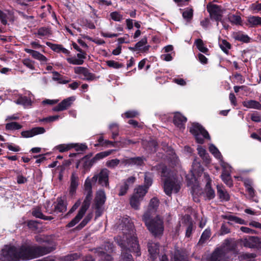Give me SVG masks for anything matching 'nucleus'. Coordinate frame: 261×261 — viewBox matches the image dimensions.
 Segmentation results:
<instances>
[{
	"label": "nucleus",
	"mask_w": 261,
	"mask_h": 261,
	"mask_svg": "<svg viewBox=\"0 0 261 261\" xmlns=\"http://www.w3.org/2000/svg\"><path fill=\"white\" fill-rule=\"evenodd\" d=\"M207 10L212 19L217 22L221 21L223 12L220 6L216 5H208L207 6Z\"/></svg>",
	"instance_id": "obj_10"
},
{
	"label": "nucleus",
	"mask_w": 261,
	"mask_h": 261,
	"mask_svg": "<svg viewBox=\"0 0 261 261\" xmlns=\"http://www.w3.org/2000/svg\"><path fill=\"white\" fill-rule=\"evenodd\" d=\"M97 253L101 257V261H113L112 256L105 252L101 250H98Z\"/></svg>",
	"instance_id": "obj_47"
},
{
	"label": "nucleus",
	"mask_w": 261,
	"mask_h": 261,
	"mask_svg": "<svg viewBox=\"0 0 261 261\" xmlns=\"http://www.w3.org/2000/svg\"><path fill=\"white\" fill-rule=\"evenodd\" d=\"M93 217L92 213H89L81 222V223L77 226L78 229H82L92 219Z\"/></svg>",
	"instance_id": "obj_48"
},
{
	"label": "nucleus",
	"mask_w": 261,
	"mask_h": 261,
	"mask_svg": "<svg viewBox=\"0 0 261 261\" xmlns=\"http://www.w3.org/2000/svg\"><path fill=\"white\" fill-rule=\"evenodd\" d=\"M162 176L164 180V192L167 195L170 196L172 193L179 192L181 188L180 181L165 166L162 168Z\"/></svg>",
	"instance_id": "obj_3"
},
{
	"label": "nucleus",
	"mask_w": 261,
	"mask_h": 261,
	"mask_svg": "<svg viewBox=\"0 0 261 261\" xmlns=\"http://www.w3.org/2000/svg\"><path fill=\"white\" fill-rule=\"evenodd\" d=\"M81 163L83 164V167L86 169H89L95 163L93 159L89 160L86 158L83 159Z\"/></svg>",
	"instance_id": "obj_46"
},
{
	"label": "nucleus",
	"mask_w": 261,
	"mask_h": 261,
	"mask_svg": "<svg viewBox=\"0 0 261 261\" xmlns=\"http://www.w3.org/2000/svg\"><path fill=\"white\" fill-rule=\"evenodd\" d=\"M84 215V214L82 213L81 212H78V214L75 216V217L67 225L68 227H72L74 226L75 224H76L82 218L83 216Z\"/></svg>",
	"instance_id": "obj_42"
},
{
	"label": "nucleus",
	"mask_w": 261,
	"mask_h": 261,
	"mask_svg": "<svg viewBox=\"0 0 261 261\" xmlns=\"http://www.w3.org/2000/svg\"><path fill=\"white\" fill-rule=\"evenodd\" d=\"M209 151L219 161L223 158L221 153L218 148L213 144H211L209 146Z\"/></svg>",
	"instance_id": "obj_35"
},
{
	"label": "nucleus",
	"mask_w": 261,
	"mask_h": 261,
	"mask_svg": "<svg viewBox=\"0 0 261 261\" xmlns=\"http://www.w3.org/2000/svg\"><path fill=\"white\" fill-rule=\"evenodd\" d=\"M233 240L227 239L224 241L222 247L216 249L212 254L210 261H224L226 258V253L233 249Z\"/></svg>",
	"instance_id": "obj_5"
},
{
	"label": "nucleus",
	"mask_w": 261,
	"mask_h": 261,
	"mask_svg": "<svg viewBox=\"0 0 261 261\" xmlns=\"http://www.w3.org/2000/svg\"><path fill=\"white\" fill-rule=\"evenodd\" d=\"M67 61L69 63L73 65H82L84 63V61H82V60H79L76 57L67 58Z\"/></svg>",
	"instance_id": "obj_58"
},
{
	"label": "nucleus",
	"mask_w": 261,
	"mask_h": 261,
	"mask_svg": "<svg viewBox=\"0 0 261 261\" xmlns=\"http://www.w3.org/2000/svg\"><path fill=\"white\" fill-rule=\"evenodd\" d=\"M220 164L223 168L222 172H231V166L225 163L223 160V158L219 160Z\"/></svg>",
	"instance_id": "obj_57"
},
{
	"label": "nucleus",
	"mask_w": 261,
	"mask_h": 261,
	"mask_svg": "<svg viewBox=\"0 0 261 261\" xmlns=\"http://www.w3.org/2000/svg\"><path fill=\"white\" fill-rule=\"evenodd\" d=\"M159 244L156 243L149 242L148 244V252L150 257L154 260L157 257L159 253Z\"/></svg>",
	"instance_id": "obj_20"
},
{
	"label": "nucleus",
	"mask_w": 261,
	"mask_h": 261,
	"mask_svg": "<svg viewBox=\"0 0 261 261\" xmlns=\"http://www.w3.org/2000/svg\"><path fill=\"white\" fill-rule=\"evenodd\" d=\"M92 199V195L91 193H88L86 197H85L84 202L82 204V207H81L79 212L85 214L87 209L89 208L91 200Z\"/></svg>",
	"instance_id": "obj_26"
},
{
	"label": "nucleus",
	"mask_w": 261,
	"mask_h": 261,
	"mask_svg": "<svg viewBox=\"0 0 261 261\" xmlns=\"http://www.w3.org/2000/svg\"><path fill=\"white\" fill-rule=\"evenodd\" d=\"M46 44L49 46L54 51L60 53L61 52V48L62 45L53 44L51 42H47Z\"/></svg>",
	"instance_id": "obj_56"
},
{
	"label": "nucleus",
	"mask_w": 261,
	"mask_h": 261,
	"mask_svg": "<svg viewBox=\"0 0 261 261\" xmlns=\"http://www.w3.org/2000/svg\"><path fill=\"white\" fill-rule=\"evenodd\" d=\"M219 46L221 49L226 54H228L230 49L231 45L225 40H222L219 41Z\"/></svg>",
	"instance_id": "obj_38"
},
{
	"label": "nucleus",
	"mask_w": 261,
	"mask_h": 261,
	"mask_svg": "<svg viewBox=\"0 0 261 261\" xmlns=\"http://www.w3.org/2000/svg\"><path fill=\"white\" fill-rule=\"evenodd\" d=\"M197 149L198 154L205 161V162L208 163L210 162L209 155L208 153L206 152L205 149L201 146H198Z\"/></svg>",
	"instance_id": "obj_36"
},
{
	"label": "nucleus",
	"mask_w": 261,
	"mask_h": 261,
	"mask_svg": "<svg viewBox=\"0 0 261 261\" xmlns=\"http://www.w3.org/2000/svg\"><path fill=\"white\" fill-rule=\"evenodd\" d=\"M234 38L238 41L245 43H248L250 41V38L247 35L241 33H237L234 36Z\"/></svg>",
	"instance_id": "obj_40"
},
{
	"label": "nucleus",
	"mask_w": 261,
	"mask_h": 261,
	"mask_svg": "<svg viewBox=\"0 0 261 261\" xmlns=\"http://www.w3.org/2000/svg\"><path fill=\"white\" fill-rule=\"evenodd\" d=\"M22 63L24 65L31 70L35 69L34 62L29 59H25L23 60Z\"/></svg>",
	"instance_id": "obj_61"
},
{
	"label": "nucleus",
	"mask_w": 261,
	"mask_h": 261,
	"mask_svg": "<svg viewBox=\"0 0 261 261\" xmlns=\"http://www.w3.org/2000/svg\"><path fill=\"white\" fill-rule=\"evenodd\" d=\"M152 176L151 174L145 173L144 176V185L143 186L148 189L149 187L152 184Z\"/></svg>",
	"instance_id": "obj_50"
},
{
	"label": "nucleus",
	"mask_w": 261,
	"mask_h": 261,
	"mask_svg": "<svg viewBox=\"0 0 261 261\" xmlns=\"http://www.w3.org/2000/svg\"><path fill=\"white\" fill-rule=\"evenodd\" d=\"M25 94L26 96L19 95L15 102L17 105H22L24 108H28L32 105L33 95L30 91L26 92Z\"/></svg>",
	"instance_id": "obj_9"
},
{
	"label": "nucleus",
	"mask_w": 261,
	"mask_h": 261,
	"mask_svg": "<svg viewBox=\"0 0 261 261\" xmlns=\"http://www.w3.org/2000/svg\"><path fill=\"white\" fill-rule=\"evenodd\" d=\"M190 132L195 136L198 143H203L204 139H210L208 132L199 123H192Z\"/></svg>",
	"instance_id": "obj_6"
},
{
	"label": "nucleus",
	"mask_w": 261,
	"mask_h": 261,
	"mask_svg": "<svg viewBox=\"0 0 261 261\" xmlns=\"http://www.w3.org/2000/svg\"><path fill=\"white\" fill-rule=\"evenodd\" d=\"M75 100L74 96L69 97L63 100L57 106L55 107L53 110L55 112L63 111L67 109L72 104L73 102Z\"/></svg>",
	"instance_id": "obj_11"
},
{
	"label": "nucleus",
	"mask_w": 261,
	"mask_h": 261,
	"mask_svg": "<svg viewBox=\"0 0 261 261\" xmlns=\"http://www.w3.org/2000/svg\"><path fill=\"white\" fill-rule=\"evenodd\" d=\"M6 129L8 130H18L22 128V126L16 122H12L6 124Z\"/></svg>",
	"instance_id": "obj_37"
},
{
	"label": "nucleus",
	"mask_w": 261,
	"mask_h": 261,
	"mask_svg": "<svg viewBox=\"0 0 261 261\" xmlns=\"http://www.w3.org/2000/svg\"><path fill=\"white\" fill-rule=\"evenodd\" d=\"M149 212H146L142 217L148 230L155 237L160 236L163 233L164 230V222L162 219L157 216L151 218Z\"/></svg>",
	"instance_id": "obj_4"
},
{
	"label": "nucleus",
	"mask_w": 261,
	"mask_h": 261,
	"mask_svg": "<svg viewBox=\"0 0 261 261\" xmlns=\"http://www.w3.org/2000/svg\"><path fill=\"white\" fill-rule=\"evenodd\" d=\"M196 45L199 51L201 52L206 54L208 51L207 48H206L203 44L202 40L199 39L195 41Z\"/></svg>",
	"instance_id": "obj_44"
},
{
	"label": "nucleus",
	"mask_w": 261,
	"mask_h": 261,
	"mask_svg": "<svg viewBox=\"0 0 261 261\" xmlns=\"http://www.w3.org/2000/svg\"><path fill=\"white\" fill-rule=\"evenodd\" d=\"M24 50L26 53L30 54L34 59L38 60L41 64H47L48 59L45 56L39 52L27 48H24Z\"/></svg>",
	"instance_id": "obj_14"
},
{
	"label": "nucleus",
	"mask_w": 261,
	"mask_h": 261,
	"mask_svg": "<svg viewBox=\"0 0 261 261\" xmlns=\"http://www.w3.org/2000/svg\"><path fill=\"white\" fill-rule=\"evenodd\" d=\"M147 40L146 37L143 38L140 41L136 44V47L137 48V51L140 53H146L148 51L150 46L146 45Z\"/></svg>",
	"instance_id": "obj_21"
},
{
	"label": "nucleus",
	"mask_w": 261,
	"mask_h": 261,
	"mask_svg": "<svg viewBox=\"0 0 261 261\" xmlns=\"http://www.w3.org/2000/svg\"><path fill=\"white\" fill-rule=\"evenodd\" d=\"M110 16L111 19L115 21H120L123 19V15L118 11L111 13Z\"/></svg>",
	"instance_id": "obj_52"
},
{
	"label": "nucleus",
	"mask_w": 261,
	"mask_h": 261,
	"mask_svg": "<svg viewBox=\"0 0 261 261\" xmlns=\"http://www.w3.org/2000/svg\"><path fill=\"white\" fill-rule=\"evenodd\" d=\"M187 118L180 113H176L174 116L173 122L174 124L180 129L185 128V124L187 122Z\"/></svg>",
	"instance_id": "obj_16"
},
{
	"label": "nucleus",
	"mask_w": 261,
	"mask_h": 261,
	"mask_svg": "<svg viewBox=\"0 0 261 261\" xmlns=\"http://www.w3.org/2000/svg\"><path fill=\"white\" fill-rule=\"evenodd\" d=\"M204 176L206 178L207 183L205 186V194L206 198L210 200L213 199L215 196V191L211 187V180L207 174L204 173Z\"/></svg>",
	"instance_id": "obj_18"
},
{
	"label": "nucleus",
	"mask_w": 261,
	"mask_h": 261,
	"mask_svg": "<svg viewBox=\"0 0 261 261\" xmlns=\"http://www.w3.org/2000/svg\"><path fill=\"white\" fill-rule=\"evenodd\" d=\"M247 25L250 28H255L261 25V17L250 15L247 17Z\"/></svg>",
	"instance_id": "obj_17"
},
{
	"label": "nucleus",
	"mask_w": 261,
	"mask_h": 261,
	"mask_svg": "<svg viewBox=\"0 0 261 261\" xmlns=\"http://www.w3.org/2000/svg\"><path fill=\"white\" fill-rule=\"evenodd\" d=\"M51 251V249L44 247H37L27 244L17 247V261L27 260L43 255Z\"/></svg>",
	"instance_id": "obj_2"
},
{
	"label": "nucleus",
	"mask_w": 261,
	"mask_h": 261,
	"mask_svg": "<svg viewBox=\"0 0 261 261\" xmlns=\"http://www.w3.org/2000/svg\"><path fill=\"white\" fill-rule=\"evenodd\" d=\"M142 145L146 150H148L150 152L156 151V147L157 146V143L154 140H151L148 142L143 141Z\"/></svg>",
	"instance_id": "obj_27"
},
{
	"label": "nucleus",
	"mask_w": 261,
	"mask_h": 261,
	"mask_svg": "<svg viewBox=\"0 0 261 261\" xmlns=\"http://www.w3.org/2000/svg\"><path fill=\"white\" fill-rule=\"evenodd\" d=\"M148 189L143 186H139L138 188L135 189L134 195H136L141 199H143V197L147 192Z\"/></svg>",
	"instance_id": "obj_31"
},
{
	"label": "nucleus",
	"mask_w": 261,
	"mask_h": 261,
	"mask_svg": "<svg viewBox=\"0 0 261 261\" xmlns=\"http://www.w3.org/2000/svg\"><path fill=\"white\" fill-rule=\"evenodd\" d=\"M228 18L232 24L238 25L241 23L242 19L239 15H230L228 16Z\"/></svg>",
	"instance_id": "obj_45"
},
{
	"label": "nucleus",
	"mask_w": 261,
	"mask_h": 261,
	"mask_svg": "<svg viewBox=\"0 0 261 261\" xmlns=\"http://www.w3.org/2000/svg\"><path fill=\"white\" fill-rule=\"evenodd\" d=\"M56 148L61 152H63L72 148V144H63L56 146Z\"/></svg>",
	"instance_id": "obj_51"
},
{
	"label": "nucleus",
	"mask_w": 261,
	"mask_h": 261,
	"mask_svg": "<svg viewBox=\"0 0 261 261\" xmlns=\"http://www.w3.org/2000/svg\"><path fill=\"white\" fill-rule=\"evenodd\" d=\"M70 181L69 193L71 195H73L79 184V177L75 173H72Z\"/></svg>",
	"instance_id": "obj_19"
},
{
	"label": "nucleus",
	"mask_w": 261,
	"mask_h": 261,
	"mask_svg": "<svg viewBox=\"0 0 261 261\" xmlns=\"http://www.w3.org/2000/svg\"><path fill=\"white\" fill-rule=\"evenodd\" d=\"M217 193L219 198L221 201H228L230 199V196L226 190L220 185L217 186Z\"/></svg>",
	"instance_id": "obj_22"
},
{
	"label": "nucleus",
	"mask_w": 261,
	"mask_h": 261,
	"mask_svg": "<svg viewBox=\"0 0 261 261\" xmlns=\"http://www.w3.org/2000/svg\"><path fill=\"white\" fill-rule=\"evenodd\" d=\"M159 200L156 198H153L150 200L149 206V210L147 212H149L150 215H152V213L155 212L156 207L159 205Z\"/></svg>",
	"instance_id": "obj_34"
},
{
	"label": "nucleus",
	"mask_w": 261,
	"mask_h": 261,
	"mask_svg": "<svg viewBox=\"0 0 261 261\" xmlns=\"http://www.w3.org/2000/svg\"><path fill=\"white\" fill-rule=\"evenodd\" d=\"M79 257V255L76 253H72L69 254L68 255H66L64 257V261H73L75 259H76Z\"/></svg>",
	"instance_id": "obj_62"
},
{
	"label": "nucleus",
	"mask_w": 261,
	"mask_h": 261,
	"mask_svg": "<svg viewBox=\"0 0 261 261\" xmlns=\"http://www.w3.org/2000/svg\"><path fill=\"white\" fill-rule=\"evenodd\" d=\"M32 215L38 218H40L43 220H51L53 219V217L51 216H45L42 213L41 210L39 207H35L33 208L32 211Z\"/></svg>",
	"instance_id": "obj_29"
},
{
	"label": "nucleus",
	"mask_w": 261,
	"mask_h": 261,
	"mask_svg": "<svg viewBox=\"0 0 261 261\" xmlns=\"http://www.w3.org/2000/svg\"><path fill=\"white\" fill-rule=\"evenodd\" d=\"M230 232V229L226 224H222L220 230V234L222 236Z\"/></svg>",
	"instance_id": "obj_64"
},
{
	"label": "nucleus",
	"mask_w": 261,
	"mask_h": 261,
	"mask_svg": "<svg viewBox=\"0 0 261 261\" xmlns=\"http://www.w3.org/2000/svg\"><path fill=\"white\" fill-rule=\"evenodd\" d=\"M64 117L63 115H54L49 116L46 118H44L40 120V121L42 122H51L53 121H55L59 119V118H63Z\"/></svg>",
	"instance_id": "obj_54"
},
{
	"label": "nucleus",
	"mask_w": 261,
	"mask_h": 261,
	"mask_svg": "<svg viewBox=\"0 0 261 261\" xmlns=\"http://www.w3.org/2000/svg\"><path fill=\"white\" fill-rule=\"evenodd\" d=\"M109 172L108 169H102L99 173L95 174L92 178L93 182L95 183L98 181V183L102 186L109 187Z\"/></svg>",
	"instance_id": "obj_8"
},
{
	"label": "nucleus",
	"mask_w": 261,
	"mask_h": 261,
	"mask_svg": "<svg viewBox=\"0 0 261 261\" xmlns=\"http://www.w3.org/2000/svg\"><path fill=\"white\" fill-rule=\"evenodd\" d=\"M74 72L76 74H81L83 76H81V78L83 80H92L93 79V75L83 67H75Z\"/></svg>",
	"instance_id": "obj_15"
},
{
	"label": "nucleus",
	"mask_w": 261,
	"mask_h": 261,
	"mask_svg": "<svg viewBox=\"0 0 261 261\" xmlns=\"http://www.w3.org/2000/svg\"><path fill=\"white\" fill-rule=\"evenodd\" d=\"M160 261H168L167 256L163 255L160 258ZM172 261H187V260L185 256L181 254L179 251L176 250L174 252Z\"/></svg>",
	"instance_id": "obj_25"
},
{
	"label": "nucleus",
	"mask_w": 261,
	"mask_h": 261,
	"mask_svg": "<svg viewBox=\"0 0 261 261\" xmlns=\"http://www.w3.org/2000/svg\"><path fill=\"white\" fill-rule=\"evenodd\" d=\"M221 176L222 180L226 185L229 187L232 186L233 184L230 176V172H222Z\"/></svg>",
	"instance_id": "obj_32"
},
{
	"label": "nucleus",
	"mask_w": 261,
	"mask_h": 261,
	"mask_svg": "<svg viewBox=\"0 0 261 261\" xmlns=\"http://www.w3.org/2000/svg\"><path fill=\"white\" fill-rule=\"evenodd\" d=\"M72 148H75L77 151H83L87 148V146L85 144L71 143Z\"/></svg>",
	"instance_id": "obj_55"
},
{
	"label": "nucleus",
	"mask_w": 261,
	"mask_h": 261,
	"mask_svg": "<svg viewBox=\"0 0 261 261\" xmlns=\"http://www.w3.org/2000/svg\"><path fill=\"white\" fill-rule=\"evenodd\" d=\"M258 240V237H249L242 240L243 244L244 246L249 248H255Z\"/></svg>",
	"instance_id": "obj_23"
},
{
	"label": "nucleus",
	"mask_w": 261,
	"mask_h": 261,
	"mask_svg": "<svg viewBox=\"0 0 261 261\" xmlns=\"http://www.w3.org/2000/svg\"><path fill=\"white\" fill-rule=\"evenodd\" d=\"M37 34L41 36H45L50 34L49 30L45 27H42L38 30Z\"/></svg>",
	"instance_id": "obj_59"
},
{
	"label": "nucleus",
	"mask_w": 261,
	"mask_h": 261,
	"mask_svg": "<svg viewBox=\"0 0 261 261\" xmlns=\"http://www.w3.org/2000/svg\"><path fill=\"white\" fill-rule=\"evenodd\" d=\"M244 107L248 109H254L261 110V103L254 100H249L243 102Z\"/></svg>",
	"instance_id": "obj_24"
},
{
	"label": "nucleus",
	"mask_w": 261,
	"mask_h": 261,
	"mask_svg": "<svg viewBox=\"0 0 261 261\" xmlns=\"http://www.w3.org/2000/svg\"><path fill=\"white\" fill-rule=\"evenodd\" d=\"M120 163V160L115 159L107 161L106 165L109 168H114L117 167Z\"/></svg>",
	"instance_id": "obj_53"
},
{
	"label": "nucleus",
	"mask_w": 261,
	"mask_h": 261,
	"mask_svg": "<svg viewBox=\"0 0 261 261\" xmlns=\"http://www.w3.org/2000/svg\"><path fill=\"white\" fill-rule=\"evenodd\" d=\"M106 200L105 192L103 190H99L97 192L95 198V208L99 211L104 204Z\"/></svg>",
	"instance_id": "obj_13"
},
{
	"label": "nucleus",
	"mask_w": 261,
	"mask_h": 261,
	"mask_svg": "<svg viewBox=\"0 0 261 261\" xmlns=\"http://www.w3.org/2000/svg\"><path fill=\"white\" fill-rule=\"evenodd\" d=\"M109 128L111 129L112 136V138L113 139H115L118 136V126L116 123H113L110 125Z\"/></svg>",
	"instance_id": "obj_49"
},
{
	"label": "nucleus",
	"mask_w": 261,
	"mask_h": 261,
	"mask_svg": "<svg viewBox=\"0 0 261 261\" xmlns=\"http://www.w3.org/2000/svg\"><path fill=\"white\" fill-rule=\"evenodd\" d=\"M142 200V199H141V198L133 194L130 199V204L134 209L138 210L139 208L140 202Z\"/></svg>",
	"instance_id": "obj_30"
},
{
	"label": "nucleus",
	"mask_w": 261,
	"mask_h": 261,
	"mask_svg": "<svg viewBox=\"0 0 261 261\" xmlns=\"http://www.w3.org/2000/svg\"><path fill=\"white\" fill-rule=\"evenodd\" d=\"M45 129L43 127H36L31 129L22 131L21 135L23 138H31L36 135L44 134Z\"/></svg>",
	"instance_id": "obj_12"
},
{
	"label": "nucleus",
	"mask_w": 261,
	"mask_h": 261,
	"mask_svg": "<svg viewBox=\"0 0 261 261\" xmlns=\"http://www.w3.org/2000/svg\"><path fill=\"white\" fill-rule=\"evenodd\" d=\"M211 236L210 229H206L202 233L201 238L198 242V244L202 245Z\"/></svg>",
	"instance_id": "obj_39"
},
{
	"label": "nucleus",
	"mask_w": 261,
	"mask_h": 261,
	"mask_svg": "<svg viewBox=\"0 0 261 261\" xmlns=\"http://www.w3.org/2000/svg\"><path fill=\"white\" fill-rule=\"evenodd\" d=\"M185 220H187L188 224L186 228V236L190 237L193 230V223L189 216H187Z\"/></svg>",
	"instance_id": "obj_43"
},
{
	"label": "nucleus",
	"mask_w": 261,
	"mask_h": 261,
	"mask_svg": "<svg viewBox=\"0 0 261 261\" xmlns=\"http://www.w3.org/2000/svg\"><path fill=\"white\" fill-rule=\"evenodd\" d=\"M17 247L5 246L2 250L0 259L2 261H17Z\"/></svg>",
	"instance_id": "obj_7"
},
{
	"label": "nucleus",
	"mask_w": 261,
	"mask_h": 261,
	"mask_svg": "<svg viewBox=\"0 0 261 261\" xmlns=\"http://www.w3.org/2000/svg\"><path fill=\"white\" fill-rule=\"evenodd\" d=\"M193 15V11L191 8H186L182 12V17L187 21H190L192 19Z\"/></svg>",
	"instance_id": "obj_41"
},
{
	"label": "nucleus",
	"mask_w": 261,
	"mask_h": 261,
	"mask_svg": "<svg viewBox=\"0 0 261 261\" xmlns=\"http://www.w3.org/2000/svg\"><path fill=\"white\" fill-rule=\"evenodd\" d=\"M107 64L109 67H113L115 69H118L123 67V65L113 60L108 61L107 62Z\"/></svg>",
	"instance_id": "obj_60"
},
{
	"label": "nucleus",
	"mask_w": 261,
	"mask_h": 261,
	"mask_svg": "<svg viewBox=\"0 0 261 261\" xmlns=\"http://www.w3.org/2000/svg\"><path fill=\"white\" fill-rule=\"evenodd\" d=\"M66 210V205L64 201L61 198L57 199V203L54 206V211L59 212H63Z\"/></svg>",
	"instance_id": "obj_28"
},
{
	"label": "nucleus",
	"mask_w": 261,
	"mask_h": 261,
	"mask_svg": "<svg viewBox=\"0 0 261 261\" xmlns=\"http://www.w3.org/2000/svg\"><path fill=\"white\" fill-rule=\"evenodd\" d=\"M53 80L56 81H58L59 84H66L69 82L70 80L63 75H61L60 77H53Z\"/></svg>",
	"instance_id": "obj_63"
},
{
	"label": "nucleus",
	"mask_w": 261,
	"mask_h": 261,
	"mask_svg": "<svg viewBox=\"0 0 261 261\" xmlns=\"http://www.w3.org/2000/svg\"><path fill=\"white\" fill-rule=\"evenodd\" d=\"M114 150H109L105 151L100 152L99 153H97L94 158L93 159L95 163H96L97 161L100 160L108 155H110Z\"/></svg>",
	"instance_id": "obj_33"
},
{
	"label": "nucleus",
	"mask_w": 261,
	"mask_h": 261,
	"mask_svg": "<svg viewBox=\"0 0 261 261\" xmlns=\"http://www.w3.org/2000/svg\"><path fill=\"white\" fill-rule=\"evenodd\" d=\"M120 228L123 231V236H119L115 238V241L118 245L121 248V255L119 261H134L132 256L128 253L127 251L134 252L137 256H140L141 252L140 251L139 245L136 237L133 234V230L131 229V225L125 226L123 228V224H120Z\"/></svg>",
	"instance_id": "obj_1"
}]
</instances>
